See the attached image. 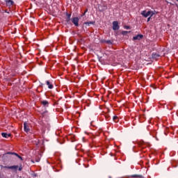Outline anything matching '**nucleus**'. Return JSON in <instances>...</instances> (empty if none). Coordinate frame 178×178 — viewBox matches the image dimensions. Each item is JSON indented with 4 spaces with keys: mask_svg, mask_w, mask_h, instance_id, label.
Here are the masks:
<instances>
[{
    "mask_svg": "<svg viewBox=\"0 0 178 178\" xmlns=\"http://www.w3.org/2000/svg\"><path fill=\"white\" fill-rule=\"evenodd\" d=\"M141 15L142 16H143V17H148V16H150V17H152L154 14L153 11H146V10H143L141 12Z\"/></svg>",
    "mask_w": 178,
    "mask_h": 178,
    "instance_id": "obj_1",
    "label": "nucleus"
},
{
    "mask_svg": "<svg viewBox=\"0 0 178 178\" xmlns=\"http://www.w3.org/2000/svg\"><path fill=\"white\" fill-rule=\"evenodd\" d=\"M120 29V26H119V22L118 21L113 22V30L115 31L116 30H119Z\"/></svg>",
    "mask_w": 178,
    "mask_h": 178,
    "instance_id": "obj_2",
    "label": "nucleus"
},
{
    "mask_svg": "<svg viewBox=\"0 0 178 178\" xmlns=\"http://www.w3.org/2000/svg\"><path fill=\"white\" fill-rule=\"evenodd\" d=\"M143 38H144V35H141V34H138L136 36L133 37V40L134 41H140V40H143Z\"/></svg>",
    "mask_w": 178,
    "mask_h": 178,
    "instance_id": "obj_3",
    "label": "nucleus"
},
{
    "mask_svg": "<svg viewBox=\"0 0 178 178\" xmlns=\"http://www.w3.org/2000/svg\"><path fill=\"white\" fill-rule=\"evenodd\" d=\"M72 22L76 27H79V17H74L72 19Z\"/></svg>",
    "mask_w": 178,
    "mask_h": 178,
    "instance_id": "obj_4",
    "label": "nucleus"
},
{
    "mask_svg": "<svg viewBox=\"0 0 178 178\" xmlns=\"http://www.w3.org/2000/svg\"><path fill=\"white\" fill-rule=\"evenodd\" d=\"M5 169H12L14 170H17L19 169V165H13V166H4Z\"/></svg>",
    "mask_w": 178,
    "mask_h": 178,
    "instance_id": "obj_5",
    "label": "nucleus"
},
{
    "mask_svg": "<svg viewBox=\"0 0 178 178\" xmlns=\"http://www.w3.org/2000/svg\"><path fill=\"white\" fill-rule=\"evenodd\" d=\"M102 42H103V44H108V45H112V44H113V41L111 40H103Z\"/></svg>",
    "mask_w": 178,
    "mask_h": 178,
    "instance_id": "obj_6",
    "label": "nucleus"
},
{
    "mask_svg": "<svg viewBox=\"0 0 178 178\" xmlns=\"http://www.w3.org/2000/svg\"><path fill=\"white\" fill-rule=\"evenodd\" d=\"M46 85L48 86L49 90H52V88H54V84H52V82L49 81H46Z\"/></svg>",
    "mask_w": 178,
    "mask_h": 178,
    "instance_id": "obj_7",
    "label": "nucleus"
},
{
    "mask_svg": "<svg viewBox=\"0 0 178 178\" xmlns=\"http://www.w3.org/2000/svg\"><path fill=\"white\" fill-rule=\"evenodd\" d=\"M24 129L26 133H29L30 131V127H29L26 122L24 123Z\"/></svg>",
    "mask_w": 178,
    "mask_h": 178,
    "instance_id": "obj_8",
    "label": "nucleus"
},
{
    "mask_svg": "<svg viewBox=\"0 0 178 178\" xmlns=\"http://www.w3.org/2000/svg\"><path fill=\"white\" fill-rule=\"evenodd\" d=\"M40 104H42L43 106H46V107H48L49 106V102H48V101L47 100H42L40 102Z\"/></svg>",
    "mask_w": 178,
    "mask_h": 178,
    "instance_id": "obj_9",
    "label": "nucleus"
},
{
    "mask_svg": "<svg viewBox=\"0 0 178 178\" xmlns=\"http://www.w3.org/2000/svg\"><path fill=\"white\" fill-rule=\"evenodd\" d=\"M5 2L7 6H12V5L14 3L13 1L12 0H5Z\"/></svg>",
    "mask_w": 178,
    "mask_h": 178,
    "instance_id": "obj_10",
    "label": "nucleus"
},
{
    "mask_svg": "<svg viewBox=\"0 0 178 178\" xmlns=\"http://www.w3.org/2000/svg\"><path fill=\"white\" fill-rule=\"evenodd\" d=\"M138 145H139V148H145V147H147V145L145 143H144V142H140L139 143H138Z\"/></svg>",
    "mask_w": 178,
    "mask_h": 178,
    "instance_id": "obj_11",
    "label": "nucleus"
},
{
    "mask_svg": "<svg viewBox=\"0 0 178 178\" xmlns=\"http://www.w3.org/2000/svg\"><path fill=\"white\" fill-rule=\"evenodd\" d=\"M2 137H4V138H9L10 137V134H6V133H2L1 134Z\"/></svg>",
    "mask_w": 178,
    "mask_h": 178,
    "instance_id": "obj_12",
    "label": "nucleus"
},
{
    "mask_svg": "<svg viewBox=\"0 0 178 178\" xmlns=\"http://www.w3.org/2000/svg\"><path fill=\"white\" fill-rule=\"evenodd\" d=\"M66 17H67L66 22L67 23H69V22H70L71 20L70 17H72V14L67 13Z\"/></svg>",
    "mask_w": 178,
    "mask_h": 178,
    "instance_id": "obj_13",
    "label": "nucleus"
},
{
    "mask_svg": "<svg viewBox=\"0 0 178 178\" xmlns=\"http://www.w3.org/2000/svg\"><path fill=\"white\" fill-rule=\"evenodd\" d=\"M8 154H10V155H15V156H17V158H19V159H22V157L20 156L19 154H17V153H15V152H8Z\"/></svg>",
    "mask_w": 178,
    "mask_h": 178,
    "instance_id": "obj_14",
    "label": "nucleus"
},
{
    "mask_svg": "<svg viewBox=\"0 0 178 178\" xmlns=\"http://www.w3.org/2000/svg\"><path fill=\"white\" fill-rule=\"evenodd\" d=\"M113 120L115 122V123H118V122H119V117L118 116H114L113 118Z\"/></svg>",
    "mask_w": 178,
    "mask_h": 178,
    "instance_id": "obj_15",
    "label": "nucleus"
},
{
    "mask_svg": "<svg viewBox=\"0 0 178 178\" xmlns=\"http://www.w3.org/2000/svg\"><path fill=\"white\" fill-rule=\"evenodd\" d=\"M86 26H90V24H95V22H85Z\"/></svg>",
    "mask_w": 178,
    "mask_h": 178,
    "instance_id": "obj_16",
    "label": "nucleus"
},
{
    "mask_svg": "<svg viewBox=\"0 0 178 178\" xmlns=\"http://www.w3.org/2000/svg\"><path fill=\"white\" fill-rule=\"evenodd\" d=\"M129 33H130V31H123L122 32V35H127V34H129Z\"/></svg>",
    "mask_w": 178,
    "mask_h": 178,
    "instance_id": "obj_17",
    "label": "nucleus"
},
{
    "mask_svg": "<svg viewBox=\"0 0 178 178\" xmlns=\"http://www.w3.org/2000/svg\"><path fill=\"white\" fill-rule=\"evenodd\" d=\"M152 58H159V54H158L156 53H153Z\"/></svg>",
    "mask_w": 178,
    "mask_h": 178,
    "instance_id": "obj_18",
    "label": "nucleus"
},
{
    "mask_svg": "<svg viewBox=\"0 0 178 178\" xmlns=\"http://www.w3.org/2000/svg\"><path fill=\"white\" fill-rule=\"evenodd\" d=\"M132 177L143 178V176H141V175H133Z\"/></svg>",
    "mask_w": 178,
    "mask_h": 178,
    "instance_id": "obj_19",
    "label": "nucleus"
},
{
    "mask_svg": "<svg viewBox=\"0 0 178 178\" xmlns=\"http://www.w3.org/2000/svg\"><path fill=\"white\" fill-rule=\"evenodd\" d=\"M105 117L106 119H109V115H108V113H105Z\"/></svg>",
    "mask_w": 178,
    "mask_h": 178,
    "instance_id": "obj_20",
    "label": "nucleus"
},
{
    "mask_svg": "<svg viewBox=\"0 0 178 178\" xmlns=\"http://www.w3.org/2000/svg\"><path fill=\"white\" fill-rule=\"evenodd\" d=\"M124 29H126L127 30H129L130 26H124Z\"/></svg>",
    "mask_w": 178,
    "mask_h": 178,
    "instance_id": "obj_21",
    "label": "nucleus"
},
{
    "mask_svg": "<svg viewBox=\"0 0 178 178\" xmlns=\"http://www.w3.org/2000/svg\"><path fill=\"white\" fill-rule=\"evenodd\" d=\"M22 169H23L22 167H19L18 170L22 171Z\"/></svg>",
    "mask_w": 178,
    "mask_h": 178,
    "instance_id": "obj_22",
    "label": "nucleus"
},
{
    "mask_svg": "<svg viewBox=\"0 0 178 178\" xmlns=\"http://www.w3.org/2000/svg\"><path fill=\"white\" fill-rule=\"evenodd\" d=\"M149 20H151V17H149L147 18V22H149Z\"/></svg>",
    "mask_w": 178,
    "mask_h": 178,
    "instance_id": "obj_23",
    "label": "nucleus"
},
{
    "mask_svg": "<svg viewBox=\"0 0 178 178\" xmlns=\"http://www.w3.org/2000/svg\"><path fill=\"white\" fill-rule=\"evenodd\" d=\"M86 13H87V10H85V12H84V13H83V16H84V15H86Z\"/></svg>",
    "mask_w": 178,
    "mask_h": 178,
    "instance_id": "obj_24",
    "label": "nucleus"
},
{
    "mask_svg": "<svg viewBox=\"0 0 178 178\" xmlns=\"http://www.w3.org/2000/svg\"><path fill=\"white\" fill-rule=\"evenodd\" d=\"M44 86V83H41L40 87H42Z\"/></svg>",
    "mask_w": 178,
    "mask_h": 178,
    "instance_id": "obj_25",
    "label": "nucleus"
},
{
    "mask_svg": "<svg viewBox=\"0 0 178 178\" xmlns=\"http://www.w3.org/2000/svg\"><path fill=\"white\" fill-rule=\"evenodd\" d=\"M78 115H79V113H76Z\"/></svg>",
    "mask_w": 178,
    "mask_h": 178,
    "instance_id": "obj_26",
    "label": "nucleus"
}]
</instances>
